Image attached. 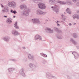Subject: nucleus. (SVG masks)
<instances>
[{"label": "nucleus", "instance_id": "1", "mask_svg": "<svg viewBox=\"0 0 79 79\" xmlns=\"http://www.w3.org/2000/svg\"><path fill=\"white\" fill-rule=\"evenodd\" d=\"M38 6L41 9H44L45 8V5L43 3H40L38 4Z\"/></svg>", "mask_w": 79, "mask_h": 79}, {"label": "nucleus", "instance_id": "2", "mask_svg": "<svg viewBox=\"0 0 79 79\" xmlns=\"http://www.w3.org/2000/svg\"><path fill=\"white\" fill-rule=\"evenodd\" d=\"M19 74H20V75H22V76H23V77H25V76H26L24 70L23 69H21L20 70Z\"/></svg>", "mask_w": 79, "mask_h": 79}, {"label": "nucleus", "instance_id": "3", "mask_svg": "<svg viewBox=\"0 0 79 79\" xmlns=\"http://www.w3.org/2000/svg\"><path fill=\"white\" fill-rule=\"evenodd\" d=\"M8 5L10 7H11L12 6H15V5H16V4L14 2H10L8 4Z\"/></svg>", "mask_w": 79, "mask_h": 79}, {"label": "nucleus", "instance_id": "4", "mask_svg": "<svg viewBox=\"0 0 79 79\" xmlns=\"http://www.w3.org/2000/svg\"><path fill=\"white\" fill-rule=\"evenodd\" d=\"M52 76V74L50 72H47L46 73V77L47 78L50 79V77Z\"/></svg>", "mask_w": 79, "mask_h": 79}, {"label": "nucleus", "instance_id": "5", "mask_svg": "<svg viewBox=\"0 0 79 79\" xmlns=\"http://www.w3.org/2000/svg\"><path fill=\"white\" fill-rule=\"evenodd\" d=\"M35 40H37V39H40V40H42L40 36H39V35H37L35 36Z\"/></svg>", "mask_w": 79, "mask_h": 79}, {"label": "nucleus", "instance_id": "6", "mask_svg": "<svg viewBox=\"0 0 79 79\" xmlns=\"http://www.w3.org/2000/svg\"><path fill=\"white\" fill-rule=\"evenodd\" d=\"M32 21L34 22V23H39V21L38 20H35V19H32Z\"/></svg>", "mask_w": 79, "mask_h": 79}, {"label": "nucleus", "instance_id": "7", "mask_svg": "<svg viewBox=\"0 0 79 79\" xmlns=\"http://www.w3.org/2000/svg\"><path fill=\"white\" fill-rule=\"evenodd\" d=\"M15 27L16 29H19V27H18L17 26V22H16L15 24Z\"/></svg>", "mask_w": 79, "mask_h": 79}, {"label": "nucleus", "instance_id": "8", "mask_svg": "<svg viewBox=\"0 0 79 79\" xmlns=\"http://www.w3.org/2000/svg\"><path fill=\"white\" fill-rule=\"evenodd\" d=\"M56 79V77L55 76H53L52 75H51V76L50 79Z\"/></svg>", "mask_w": 79, "mask_h": 79}, {"label": "nucleus", "instance_id": "9", "mask_svg": "<svg viewBox=\"0 0 79 79\" xmlns=\"http://www.w3.org/2000/svg\"><path fill=\"white\" fill-rule=\"evenodd\" d=\"M67 12V13H69V14H71V11H70L69 9V8H68L66 10Z\"/></svg>", "mask_w": 79, "mask_h": 79}, {"label": "nucleus", "instance_id": "10", "mask_svg": "<svg viewBox=\"0 0 79 79\" xmlns=\"http://www.w3.org/2000/svg\"><path fill=\"white\" fill-rule=\"evenodd\" d=\"M8 71L10 73H13V71L14 70H11V69H8Z\"/></svg>", "mask_w": 79, "mask_h": 79}, {"label": "nucleus", "instance_id": "11", "mask_svg": "<svg viewBox=\"0 0 79 79\" xmlns=\"http://www.w3.org/2000/svg\"><path fill=\"white\" fill-rule=\"evenodd\" d=\"M38 14H44V13L41 11H38Z\"/></svg>", "mask_w": 79, "mask_h": 79}, {"label": "nucleus", "instance_id": "12", "mask_svg": "<svg viewBox=\"0 0 79 79\" xmlns=\"http://www.w3.org/2000/svg\"><path fill=\"white\" fill-rule=\"evenodd\" d=\"M67 78L69 79H71V77L69 75H67Z\"/></svg>", "mask_w": 79, "mask_h": 79}, {"label": "nucleus", "instance_id": "13", "mask_svg": "<svg viewBox=\"0 0 79 79\" xmlns=\"http://www.w3.org/2000/svg\"><path fill=\"white\" fill-rule=\"evenodd\" d=\"M60 4H66L65 2H60Z\"/></svg>", "mask_w": 79, "mask_h": 79}, {"label": "nucleus", "instance_id": "14", "mask_svg": "<svg viewBox=\"0 0 79 79\" xmlns=\"http://www.w3.org/2000/svg\"><path fill=\"white\" fill-rule=\"evenodd\" d=\"M14 34H15V35H17V34H19V33H18V32L15 31L14 33Z\"/></svg>", "mask_w": 79, "mask_h": 79}, {"label": "nucleus", "instance_id": "15", "mask_svg": "<svg viewBox=\"0 0 79 79\" xmlns=\"http://www.w3.org/2000/svg\"><path fill=\"white\" fill-rule=\"evenodd\" d=\"M7 21H8V23H11L12 22L11 21L9 20V19H8Z\"/></svg>", "mask_w": 79, "mask_h": 79}, {"label": "nucleus", "instance_id": "16", "mask_svg": "<svg viewBox=\"0 0 79 79\" xmlns=\"http://www.w3.org/2000/svg\"><path fill=\"white\" fill-rule=\"evenodd\" d=\"M75 18H76V15H74L73 16V19H75Z\"/></svg>", "mask_w": 79, "mask_h": 79}, {"label": "nucleus", "instance_id": "17", "mask_svg": "<svg viewBox=\"0 0 79 79\" xmlns=\"http://www.w3.org/2000/svg\"><path fill=\"white\" fill-rule=\"evenodd\" d=\"M13 13H14V14H16V11L15 10L14 11Z\"/></svg>", "mask_w": 79, "mask_h": 79}, {"label": "nucleus", "instance_id": "18", "mask_svg": "<svg viewBox=\"0 0 79 79\" xmlns=\"http://www.w3.org/2000/svg\"><path fill=\"white\" fill-rule=\"evenodd\" d=\"M14 11L13 10H11L10 12H11V13H13Z\"/></svg>", "mask_w": 79, "mask_h": 79}, {"label": "nucleus", "instance_id": "19", "mask_svg": "<svg viewBox=\"0 0 79 79\" xmlns=\"http://www.w3.org/2000/svg\"><path fill=\"white\" fill-rule=\"evenodd\" d=\"M2 12H3V13H5V10H2Z\"/></svg>", "mask_w": 79, "mask_h": 79}, {"label": "nucleus", "instance_id": "20", "mask_svg": "<svg viewBox=\"0 0 79 79\" xmlns=\"http://www.w3.org/2000/svg\"><path fill=\"white\" fill-rule=\"evenodd\" d=\"M77 0H73V2H76Z\"/></svg>", "mask_w": 79, "mask_h": 79}, {"label": "nucleus", "instance_id": "21", "mask_svg": "<svg viewBox=\"0 0 79 79\" xmlns=\"http://www.w3.org/2000/svg\"><path fill=\"white\" fill-rule=\"evenodd\" d=\"M47 30H48V31H50V29L47 28Z\"/></svg>", "mask_w": 79, "mask_h": 79}, {"label": "nucleus", "instance_id": "22", "mask_svg": "<svg viewBox=\"0 0 79 79\" xmlns=\"http://www.w3.org/2000/svg\"><path fill=\"white\" fill-rule=\"evenodd\" d=\"M5 10H6L7 11H8V9H7V8L6 7V9H5Z\"/></svg>", "mask_w": 79, "mask_h": 79}, {"label": "nucleus", "instance_id": "23", "mask_svg": "<svg viewBox=\"0 0 79 79\" xmlns=\"http://www.w3.org/2000/svg\"><path fill=\"white\" fill-rule=\"evenodd\" d=\"M1 6H2V8H3V6L2 5H1Z\"/></svg>", "mask_w": 79, "mask_h": 79}, {"label": "nucleus", "instance_id": "24", "mask_svg": "<svg viewBox=\"0 0 79 79\" xmlns=\"http://www.w3.org/2000/svg\"><path fill=\"white\" fill-rule=\"evenodd\" d=\"M5 18H7V16H4Z\"/></svg>", "mask_w": 79, "mask_h": 79}, {"label": "nucleus", "instance_id": "25", "mask_svg": "<svg viewBox=\"0 0 79 79\" xmlns=\"http://www.w3.org/2000/svg\"><path fill=\"white\" fill-rule=\"evenodd\" d=\"M23 49H26V48L24 47L23 48Z\"/></svg>", "mask_w": 79, "mask_h": 79}, {"label": "nucleus", "instance_id": "26", "mask_svg": "<svg viewBox=\"0 0 79 79\" xmlns=\"http://www.w3.org/2000/svg\"><path fill=\"white\" fill-rule=\"evenodd\" d=\"M15 17H16L15 16H14V17H13L14 18H15Z\"/></svg>", "mask_w": 79, "mask_h": 79}, {"label": "nucleus", "instance_id": "27", "mask_svg": "<svg viewBox=\"0 0 79 79\" xmlns=\"http://www.w3.org/2000/svg\"><path fill=\"white\" fill-rule=\"evenodd\" d=\"M70 26L71 25V24L70 23Z\"/></svg>", "mask_w": 79, "mask_h": 79}, {"label": "nucleus", "instance_id": "28", "mask_svg": "<svg viewBox=\"0 0 79 79\" xmlns=\"http://www.w3.org/2000/svg\"><path fill=\"white\" fill-rule=\"evenodd\" d=\"M58 21H57V24H58Z\"/></svg>", "mask_w": 79, "mask_h": 79}, {"label": "nucleus", "instance_id": "29", "mask_svg": "<svg viewBox=\"0 0 79 79\" xmlns=\"http://www.w3.org/2000/svg\"><path fill=\"white\" fill-rule=\"evenodd\" d=\"M31 64H29V66H31Z\"/></svg>", "mask_w": 79, "mask_h": 79}, {"label": "nucleus", "instance_id": "30", "mask_svg": "<svg viewBox=\"0 0 79 79\" xmlns=\"http://www.w3.org/2000/svg\"><path fill=\"white\" fill-rule=\"evenodd\" d=\"M57 25H58V26H59V24H57Z\"/></svg>", "mask_w": 79, "mask_h": 79}, {"label": "nucleus", "instance_id": "31", "mask_svg": "<svg viewBox=\"0 0 79 79\" xmlns=\"http://www.w3.org/2000/svg\"><path fill=\"white\" fill-rule=\"evenodd\" d=\"M75 76H77V75H76V74H75Z\"/></svg>", "mask_w": 79, "mask_h": 79}, {"label": "nucleus", "instance_id": "32", "mask_svg": "<svg viewBox=\"0 0 79 79\" xmlns=\"http://www.w3.org/2000/svg\"><path fill=\"white\" fill-rule=\"evenodd\" d=\"M74 24H76V23H75Z\"/></svg>", "mask_w": 79, "mask_h": 79}, {"label": "nucleus", "instance_id": "33", "mask_svg": "<svg viewBox=\"0 0 79 79\" xmlns=\"http://www.w3.org/2000/svg\"><path fill=\"white\" fill-rule=\"evenodd\" d=\"M50 32H51V31H50Z\"/></svg>", "mask_w": 79, "mask_h": 79}, {"label": "nucleus", "instance_id": "34", "mask_svg": "<svg viewBox=\"0 0 79 79\" xmlns=\"http://www.w3.org/2000/svg\"><path fill=\"white\" fill-rule=\"evenodd\" d=\"M52 8H53V7H52Z\"/></svg>", "mask_w": 79, "mask_h": 79}]
</instances>
